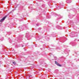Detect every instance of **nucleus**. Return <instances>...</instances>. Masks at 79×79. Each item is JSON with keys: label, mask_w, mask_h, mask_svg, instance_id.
Listing matches in <instances>:
<instances>
[{"label": "nucleus", "mask_w": 79, "mask_h": 79, "mask_svg": "<svg viewBox=\"0 0 79 79\" xmlns=\"http://www.w3.org/2000/svg\"><path fill=\"white\" fill-rule=\"evenodd\" d=\"M7 17V16H5V17H4L3 18H2V19H1V20H0V22H2V21H4V20H5V19Z\"/></svg>", "instance_id": "1"}, {"label": "nucleus", "mask_w": 79, "mask_h": 79, "mask_svg": "<svg viewBox=\"0 0 79 79\" xmlns=\"http://www.w3.org/2000/svg\"><path fill=\"white\" fill-rule=\"evenodd\" d=\"M55 64H57V66H61V65L60 64H59L57 62H56V61H55Z\"/></svg>", "instance_id": "2"}, {"label": "nucleus", "mask_w": 79, "mask_h": 79, "mask_svg": "<svg viewBox=\"0 0 79 79\" xmlns=\"http://www.w3.org/2000/svg\"><path fill=\"white\" fill-rule=\"evenodd\" d=\"M13 64H16V62H13Z\"/></svg>", "instance_id": "3"}, {"label": "nucleus", "mask_w": 79, "mask_h": 79, "mask_svg": "<svg viewBox=\"0 0 79 79\" xmlns=\"http://www.w3.org/2000/svg\"><path fill=\"white\" fill-rule=\"evenodd\" d=\"M36 26H39V24H36Z\"/></svg>", "instance_id": "4"}, {"label": "nucleus", "mask_w": 79, "mask_h": 79, "mask_svg": "<svg viewBox=\"0 0 79 79\" xmlns=\"http://www.w3.org/2000/svg\"><path fill=\"white\" fill-rule=\"evenodd\" d=\"M14 10H15V9H14V10H13V11H14Z\"/></svg>", "instance_id": "5"}]
</instances>
